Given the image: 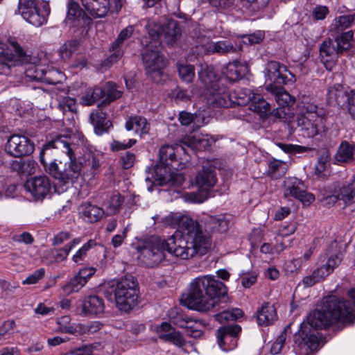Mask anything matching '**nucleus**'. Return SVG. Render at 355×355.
Listing matches in <instances>:
<instances>
[{
	"mask_svg": "<svg viewBox=\"0 0 355 355\" xmlns=\"http://www.w3.org/2000/svg\"><path fill=\"white\" fill-rule=\"evenodd\" d=\"M263 38L264 33L261 31L242 37L243 42L245 44L250 45L260 43Z\"/></svg>",
	"mask_w": 355,
	"mask_h": 355,
	"instance_id": "052dcab7",
	"label": "nucleus"
},
{
	"mask_svg": "<svg viewBox=\"0 0 355 355\" xmlns=\"http://www.w3.org/2000/svg\"><path fill=\"white\" fill-rule=\"evenodd\" d=\"M227 291L226 286L214 276H199L191 282L185 303L191 309L207 311L218 304L220 297Z\"/></svg>",
	"mask_w": 355,
	"mask_h": 355,
	"instance_id": "20e7f679",
	"label": "nucleus"
},
{
	"mask_svg": "<svg viewBox=\"0 0 355 355\" xmlns=\"http://www.w3.org/2000/svg\"><path fill=\"white\" fill-rule=\"evenodd\" d=\"M18 12L27 22L40 27L46 23L50 7L44 0H19Z\"/></svg>",
	"mask_w": 355,
	"mask_h": 355,
	"instance_id": "1a4fd4ad",
	"label": "nucleus"
},
{
	"mask_svg": "<svg viewBox=\"0 0 355 355\" xmlns=\"http://www.w3.org/2000/svg\"><path fill=\"white\" fill-rule=\"evenodd\" d=\"M26 76L31 80L44 82L49 84H55L61 76L62 73L53 69H49L42 64L31 65L26 69Z\"/></svg>",
	"mask_w": 355,
	"mask_h": 355,
	"instance_id": "aec40b11",
	"label": "nucleus"
},
{
	"mask_svg": "<svg viewBox=\"0 0 355 355\" xmlns=\"http://www.w3.org/2000/svg\"><path fill=\"white\" fill-rule=\"evenodd\" d=\"M204 324L198 320L191 318L185 329L186 334L193 338L201 337L203 334Z\"/></svg>",
	"mask_w": 355,
	"mask_h": 355,
	"instance_id": "a18cd8bd",
	"label": "nucleus"
},
{
	"mask_svg": "<svg viewBox=\"0 0 355 355\" xmlns=\"http://www.w3.org/2000/svg\"><path fill=\"white\" fill-rule=\"evenodd\" d=\"M355 22V13L349 15H343L335 19L332 26L338 29V31H343L351 26Z\"/></svg>",
	"mask_w": 355,
	"mask_h": 355,
	"instance_id": "603ef678",
	"label": "nucleus"
},
{
	"mask_svg": "<svg viewBox=\"0 0 355 355\" xmlns=\"http://www.w3.org/2000/svg\"><path fill=\"white\" fill-rule=\"evenodd\" d=\"M139 259L148 267H155L165 260L166 241L158 236L149 239L144 245L139 247Z\"/></svg>",
	"mask_w": 355,
	"mask_h": 355,
	"instance_id": "9d476101",
	"label": "nucleus"
},
{
	"mask_svg": "<svg viewBox=\"0 0 355 355\" xmlns=\"http://www.w3.org/2000/svg\"><path fill=\"white\" fill-rule=\"evenodd\" d=\"M239 104H244L250 102V109L259 114L261 117L267 116L270 110V104L261 94H256L248 89L237 94Z\"/></svg>",
	"mask_w": 355,
	"mask_h": 355,
	"instance_id": "a211bd4d",
	"label": "nucleus"
},
{
	"mask_svg": "<svg viewBox=\"0 0 355 355\" xmlns=\"http://www.w3.org/2000/svg\"><path fill=\"white\" fill-rule=\"evenodd\" d=\"M204 51L207 53H227L235 52L237 46H234L228 40H222L216 42H208L202 45Z\"/></svg>",
	"mask_w": 355,
	"mask_h": 355,
	"instance_id": "7c9ffc66",
	"label": "nucleus"
},
{
	"mask_svg": "<svg viewBox=\"0 0 355 355\" xmlns=\"http://www.w3.org/2000/svg\"><path fill=\"white\" fill-rule=\"evenodd\" d=\"M247 67L239 62L234 61L227 64L223 71V73L226 78L230 81H237L240 80L245 73Z\"/></svg>",
	"mask_w": 355,
	"mask_h": 355,
	"instance_id": "c9c22d12",
	"label": "nucleus"
},
{
	"mask_svg": "<svg viewBox=\"0 0 355 355\" xmlns=\"http://www.w3.org/2000/svg\"><path fill=\"white\" fill-rule=\"evenodd\" d=\"M58 107L64 114H66L67 112L73 114L77 109L76 101L73 97L60 96L58 97Z\"/></svg>",
	"mask_w": 355,
	"mask_h": 355,
	"instance_id": "79ce46f5",
	"label": "nucleus"
},
{
	"mask_svg": "<svg viewBox=\"0 0 355 355\" xmlns=\"http://www.w3.org/2000/svg\"><path fill=\"white\" fill-rule=\"evenodd\" d=\"M45 269L40 268L35 270L33 273L29 275L25 279L22 281L23 284L32 285L35 284L40 282L45 275Z\"/></svg>",
	"mask_w": 355,
	"mask_h": 355,
	"instance_id": "13d9d810",
	"label": "nucleus"
},
{
	"mask_svg": "<svg viewBox=\"0 0 355 355\" xmlns=\"http://www.w3.org/2000/svg\"><path fill=\"white\" fill-rule=\"evenodd\" d=\"M6 150L15 157H21L29 155L33 152L34 144L24 135H12L7 141Z\"/></svg>",
	"mask_w": 355,
	"mask_h": 355,
	"instance_id": "dca6fc26",
	"label": "nucleus"
},
{
	"mask_svg": "<svg viewBox=\"0 0 355 355\" xmlns=\"http://www.w3.org/2000/svg\"><path fill=\"white\" fill-rule=\"evenodd\" d=\"M94 240L90 239L84 243L72 257V261L76 263H80L86 258L87 252L96 245Z\"/></svg>",
	"mask_w": 355,
	"mask_h": 355,
	"instance_id": "49530a36",
	"label": "nucleus"
},
{
	"mask_svg": "<svg viewBox=\"0 0 355 355\" xmlns=\"http://www.w3.org/2000/svg\"><path fill=\"white\" fill-rule=\"evenodd\" d=\"M71 319L69 315H63L58 318L56 320L58 329L55 331L62 334H78V329L80 327V323H71Z\"/></svg>",
	"mask_w": 355,
	"mask_h": 355,
	"instance_id": "4c0bfd02",
	"label": "nucleus"
},
{
	"mask_svg": "<svg viewBox=\"0 0 355 355\" xmlns=\"http://www.w3.org/2000/svg\"><path fill=\"white\" fill-rule=\"evenodd\" d=\"M353 300L352 306L347 300H340L335 297L326 298L320 309L311 313L307 323L301 326L295 336V352L297 355H310L319 345V337L314 329H325L338 322H345L355 316V288L349 292Z\"/></svg>",
	"mask_w": 355,
	"mask_h": 355,
	"instance_id": "f257e3e1",
	"label": "nucleus"
},
{
	"mask_svg": "<svg viewBox=\"0 0 355 355\" xmlns=\"http://www.w3.org/2000/svg\"><path fill=\"white\" fill-rule=\"evenodd\" d=\"M81 238L76 237L71 239L63 247H54L49 252L46 259L50 263H59L67 259L71 250L81 243Z\"/></svg>",
	"mask_w": 355,
	"mask_h": 355,
	"instance_id": "393cba45",
	"label": "nucleus"
},
{
	"mask_svg": "<svg viewBox=\"0 0 355 355\" xmlns=\"http://www.w3.org/2000/svg\"><path fill=\"white\" fill-rule=\"evenodd\" d=\"M173 331L174 329H173L172 326L166 322H164L155 327V331L157 334L159 338L163 340L166 339L165 336L170 334L171 332H173Z\"/></svg>",
	"mask_w": 355,
	"mask_h": 355,
	"instance_id": "e2e57ef3",
	"label": "nucleus"
},
{
	"mask_svg": "<svg viewBox=\"0 0 355 355\" xmlns=\"http://www.w3.org/2000/svg\"><path fill=\"white\" fill-rule=\"evenodd\" d=\"M338 49H336L331 40H324L320 47V55L321 62L325 68L330 70L335 63L337 58Z\"/></svg>",
	"mask_w": 355,
	"mask_h": 355,
	"instance_id": "cd10ccee",
	"label": "nucleus"
},
{
	"mask_svg": "<svg viewBox=\"0 0 355 355\" xmlns=\"http://www.w3.org/2000/svg\"><path fill=\"white\" fill-rule=\"evenodd\" d=\"M81 165L76 160V156L73 153V157H68V160L64 162V166L62 169V173L56 172L60 177V187H55V191L58 193L67 190L69 183L74 182L80 175Z\"/></svg>",
	"mask_w": 355,
	"mask_h": 355,
	"instance_id": "6ab92c4d",
	"label": "nucleus"
},
{
	"mask_svg": "<svg viewBox=\"0 0 355 355\" xmlns=\"http://www.w3.org/2000/svg\"><path fill=\"white\" fill-rule=\"evenodd\" d=\"M266 81H269V84H287L289 82H295L294 75L290 72L286 66L278 62H269L266 68L265 72Z\"/></svg>",
	"mask_w": 355,
	"mask_h": 355,
	"instance_id": "f3484780",
	"label": "nucleus"
},
{
	"mask_svg": "<svg viewBox=\"0 0 355 355\" xmlns=\"http://www.w3.org/2000/svg\"><path fill=\"white\" fill-rule=\"evenodd\" d=\"M83 10L79 4L74 0H68L67 3V20H75L80 17Z\"/></svg>",
	"mask_w": 355,
	"mask_h": 355,
	"instance_id": "864d4df0",
	"label": "nucleus"
},
{
	"mask_svg": "<svg viewBox=\"0 0 355 355\" xmlns=\"http://www.w3.org/2000/svg\"><path fill=\"white\" fill-rule=\"evenodd\" d=\"M200 71L198 72V78L201 83L204 85L207 92L218 87L220 83L217 80L211 68L207 64H200Z\"/></svg>",
	"mask_w": 355,
	"mask_h": 355,
	"instance_id": "2f4dec72",
	"label": "nucleus"
},
{
	"mask_svg": "<svg viewBox=\"0 0 355 355\" xmlns=\"http://www.w3.org/2000/svg\"><path fill=\"white\" fill-rule=\"evenodd\" d=\"M286 340V329H284L273 341L270 348L272 354H278L282 349Z\"/></svg>",
	"mask_w": 355,
	"mask_h": 355,
	"instance_id": "5fc2aeb1",
	"label": "nucleus"
},
{
	"mask_svg": "<svg viewBox=\"0 0 355 355\" xmlns=\"http://www.w3.org/2000/svg\"><path fill=\"white\" fill-rule=\"evenodd\" d=\"M355 146L350 145L347 141H343L338 148L336 159L338 162H347L354 158Z\"/></svg>",
	"mask_w": 355,
	"mask_h": 355,
	"instance_id": "ea45409f",
	"label": "nucleus"
},
{
	"mask_svg": "<svg viewBox=\"0 0 355 355\" xmlns=\"http://www.w3.org/2000/svg\"><path fill=\"white\" fill-rule=\"evenodd\" d=\"M284 196L292 197L300 201L304 206H309L315 200V196L305 190L303 182L299 179L287 178L283 185Z\"/></svg>",
	"mask_w": 355,
	"mask_h": 355,
	"instance_id": "4468645a",
	"label": "nucleus"
},
{
	"mask_svg": "<svg viewBox=\"0 0 355 355\" xmlns=\"http://www.w3.org/2000/svg\"><path fill=\"white\" fill-rule=\"evenodd\" d=\"M103 324L99 321H93L88 324H81L78 329V334L94 333L101 329Z\"/></svg>",
	"mask_w": 355,
	"mask_h": 355,
	"instance_id": "680f3d73",
	"label": "nucleus"
},
{
	"mask_svg": "<svg viewBox=\"0 0 355 355\" xmlns=\"http://www.w3.org/2000/svg\"><path fill=\"white\" fill-rule=\"evenodd\" d=\"M277 318L276 309L273 304L264 303L257 311V322L261 326L272 324Z\"/></svg>",
	"mask_w": 355,
	"mask_h": 355,
	"instance_id": "c85d7f7f",
	"label": "nucleus"
},
{
	"mask_svg": "<svg viewBox=\"0 0 355 355\" xmlns=\"http://www.w3.org/2000/svg\"><path fill=\"white\" fill-rule=\"evenodd\" d=\"M297 123L304 135L314 137L323 130L324 119L318 114L299 115Z\"/></svg>",
	"mask_w": 355,
	"mask_h": 355,
	"instance_id": "4be33fe9",
	"label": "nucleus"
},
{
	"mask_svg": "<svg viewBox=\"0 0 355 355\" xmlns=\"http://www.w3.org/2000/svg\"><path fill=\"white\" fill-rule=\"evenodd\" d=\"M114 293L116 307L121 311H129L139 302V288L137 280L130 274L116 279Z\"/></svg>",
	"mask_w": 355,
	"mask_h": 355,
	"instance_id": "0eeeda50",
	"label": "nucleus"
},
{
	"mask_svg": "<svg viewBox=\"0 0 355 355\" xmlns=\"http://www.w3.org/2000/svg\"><path fill=\"white\" fill-rule=\"evenodd\" d=\"M214 139L208 135L194 134L186 136L182 139V144L192 150H203L214 143Z\"/></svg>",
	"mask_w": 355,
	"mask_h": 355,
	"instance_id": "bb28decb",
	"label": "nucleus"
},
{
	"mask_svg": "<svg viewBox=\"0 0 355 355\" xmlns=\"http://www.w3.org/2000/svg\"><path fill=\"white\" fill-rule=\"evenodd\" d=\"M179 121L182 125H189L191 123H193L197 128L203 125L205 123V118L200 116H193L189 112L182 111L179 114Z\"/></svg>",
	"mask_w": 355,
	"mask_h": 355,
	"instance_id": "a19ab883",
	"label": "nucleus"
},
{
	"mask_svg": "<svg viewBox=\"0 0 355 355\" xmlns=\"http://www.w3.org/2000/svg\"><path fill=\"white\" fill-rule=\"evenodd\" d=\"M266 90L275 96L277 103L282 107L289 105L295 101L294 97L290 95L282 87H277L272 84H268Z\"/></svg>",
	"mask_w": 355,
	"mask_h": 355,
	"instance_id": "e433bc0d",
	"label": "nucleus"
},
{
	"mask_svg": "<svg viewBox=\"0 0 355 355\" xmlns=\"http://www.w3.org/2000/svg\"><path fill=\"white\" fill-rule=\"evenodd\" d=\"M268 171L272 178H277L285 173L284 163L274 160L270 163Z\"/></svg>",
	"mask_w": 355,
	"mask_h": 355,
	"instance_id": "4d7b16f0",
	"label": "nucleus"
},
{
	"mask_svg": "<svg viewBox=\"0 0 355 355\" xmlns=\"http://www.w3.org/2000/svg\"><path fill=\"white\" fill-rule=\"evenodd\" d=\"M103 98H105L98 105L101 112L96 114H91V119L94 126V132L99 136L108 132L109 128L111 125L110 121L107 119L108 114L106 111H103L104 107L109 106L111 103V86L107 83L104 88L96 87L93 89H89L81 97L80 100V103L83 105L91 106Z\"/></svg>",
	"mask_w": 355,
	"mask_h": 355,
	"instance_id": "39448f33",
	"label": "nucleus"
},
{
	"mask_svg": "<svg viewBox=\"0 0 355 355\" xmlns=\"http://www.w3.org/2000/svg\"><path fill=\"white\" fill-rule=\"evenodd\" d=\"M354 33L352 31H349L342 33L340 36L337 37L336 42L338 51H343L348 50L352 45V40Z\"/></svg>",
	"mask_w": 355,
	"mask_h": 355,
	"instance_id": "09e8293b",
	"label": "nucleus"
},
{
	"mask_svg": "<svg viewBox=\"0 0 355 355\" xmlns=\"http://www.w3.org/2000/svg\"><path fill=\"white\" fill-rule=\"evenodd\" d=\"M127 130H135V134L141 136L148 134L150 130V125L147 120L141 116H130L125 122Z\"/></svg>",
	"mask_w": 355,
	"mask_h": 355,
	"instance_id": "473e14b6",
	"label": "nucleus"
},
{
	"mask_svg": "<svg viewBox=\"0 0 355 355\" xmlns=\"http://www.w3.org/2000/svg\"><path fill=\"white\" fill-rule=\"evenodd\" d=\"M25 54L24 49L15 38H0V74L8 75L18 58Z\"/></svg>",
	"mask_w": 355,
	"mask_h": 355,
	"instance_id": "9b49d317",
	"label": "nucleus"
},
{
	"mask_svg": "<svg viewBox=\"0 0 355 355\" xmlns=\"http://www.w3.org/2000/svg\"><path fill=\"white\" fill-rule=\"evenodd\" d=\"M53 185L51 180L46 175H39L26 180L24 188L35 200H43L51 195Z\"/></svg>",
	"mask_w": 355,
	"mask_h": 355,
	"instance_id": "2eb2a0df",
	"label": "nucleus"
},
{
	"mask_svg": "<svg viewBox=\"0 0 355 355\" xmlns=\"http://www.w3.org/2000/svg\"><path fill=\"white\" fill-rule=\"evenodd\" d=\"M322 261H325L320 268L313 271L312 274L306 276L302 279V284L306 287H310L315 284L321 282L326 277L333 272L334 269L339 266L341 258L338 254L328 255L325 254L320 257Z\"/></svg>",
	"mask_w": 355,
	"mask_h": 355,
	"instance_id": "f8f14e48",
	"label": "nucleus"
},
{
	"mask_svg": "<svg viewBox=\"0 0 355 355\" xmlns=\"http://www.w3.org/2000/svg\"><path fill=\"white\" fill-rule=\"evenodd\" d=\"M329 13V9L325 6H317L312 10V17L315 20L324 19Z\"/></svg>",
	"mask_w": 355,
	"mask_h": 355,
	"instance_id": "774afa93",
	"label": "nucleus"
},
{
	"mask_svg": "<svg viewBox=\"0 0 355 355\" xmlns=\"http://www.w3.org/2000/svg\"><path fill=\"white\" fill-rule=\"evenodd\" d=\"M178 71L182 80L190 83L195 76L194 68L191 64H178Z\"/></svg>",
	"mask_w": 355,
	"mask_h": 355,
	"instance_id": "3c124183",
	"label": "nucleus"
},
{
	"mask_svg": "<svg viewBox=\"0 0 355 355\" xmlns=\"http://www.w3.org/2000/svg\"><path fill=\"white\" fill-rule=\"evenodd\" d=\"M165 337H166L165 341L171 342L178 347H182L185 344V340L179 331L174 330L170 334L165 336Z\"/></svg>",
	"mask_w": 355,
	"mask_h": 355,
	"instance_id": "0e129e2a",
	"label": "nucleus"
},
{
	"mask_svg": "<svg viewBox=\"0 0 355 355\" xmlns=\"http://www.w3.org/2000/svg\"><path fill=\"white\" fill-rule=\"evenodd\" d=\"M72 234L68 231H61L55 234L51 239L53 247H58L71 239Z\"/></svg>",
	"mask_w": 355,
	"mask_h": 355,
	"instance_id": "bf43d9fd",
	"label": "nucleus"
},
{
	"mask_svg": "<svg viewBox=\"0 0 355 355\" xmlns=\"http://www.w3.org/2000/svg\"><path fill=\"white\" fill-rule=\"evenodd\" d=\"M170 318L171 321L174 324L182 329H186L187 324L191 319V318L178 313H177L175 316H173L172 313L170 314Z\"/></svg>",
	"mask_w": 355,
	"mask_h": 355,
	"instance_id": "69168bd1",
	"label": "nucleus"
},
{
	"mask_svg": "<svg viewBox=\"0 0 355 355\" xmlns=\"http://www.w3.org/2000/svg\"><path fill=\"white\" fill-rule=\"evenodd\" d=\"M104 311L103 300L96 295L86 297L83 303V313L85 315H96Z\"/></svg>",
	"mask_w": 355,
	"mask_h": 355,
	"instance_id": "c756f323",
	"label": "nucleus"
},
{
	"mask_svg": "<svg viewBox=\"0 0 355 355\" xmlns=\"http://www.w3.org/2000/svg\"><path fill=\"white\" fill-rule=\"evenodd\" d=\"M85 285V283L81 281V279L76 274L62 286V290L64 293L70 295L79 291Z\"/></svg>",
	"mask_w": 355,
	"mask_h": 355,
	"instance_id": "de8ad7c7",
	"label": "nucleus"
},
{
	"mask_svg": "<svg viewBox=\"0 0 355 355\" xmlns=\"http://www.w3.org/2000/svg\"><path fill=\"white\" fill-rule=\"evenodd\" d=\"M85 10L94 18L104 17L110 9V0H80Z\"/></svg>",
	"mask_w": 355,
	"mask_h": 355,
	"instance_id": "a878e982",
	"label": "nucleus"
},
{
	"mask_svg": "<svg viewBox=\"0 0 355 355\" xmlns=\"http://www.w3.org/2000/svg\"><path fill=\"white\" fill-rule=\"evenodd\" d=\"M185 149L182 146L176 145L175 146L165 145L159 149V162L156 166V172L160 171V175L164 178L167 173H170L172 170L178 168L176 166V155L184 152Z\"/></svg>",
	"mask_w": 355,
	"mask_h": 355,
	"instance_id": "ddd939ff",
	"label": "nucleus"
},
{
	"mask_svg": "<svg viewBox=\"0 0 355 355\" xmlns=\"http://www.w3.org/2000/svg\"><path fill=\"white\" fill-rule=\"evenodd\" d=\"M207 102L216 107H227L231 105L232 102H237L238 97L235 100L232 98L226 88L221 87L220 84L218 87H213V89L206 92Z\"/></svg>",
	"mask_w": 355,
	"mask_h": 355,
	"instance_id": "b1692460",
	"label": "nucleus"
},
{
	"mask_svg": "<svg viewBox=\"0 0 355 355\" xmlns=\"http://www.w3.org/2000/svg\"><path fill=\"white\" fill-rule=\"evenodd\" d=\"M145 27L151 40L148 42L147 37L141 40L142 44L146 46L143 53V62L146 73L154 82L159 83L164 76L162 69L166 65V61L160 53L159 40H163L167 44H173L180 33V29L177 21L173 19L168 20L166 27L161 26L153 20H149Z\"/></svg>",
	"mask_w": 355,
	"mask_h": 355,
	"instance_id": "f03ea898",
	"label": "nucleus"
},
{
	"mask_svg": "<svg viewBox=\"0 0 355 355\" xmlns=\"http://www.w3.org/2000/svg\"><path fill=\"white\" fill-rule=\"evenodd\" d=\"M278 146L283 151L288 153H304L306 152L311 151L313 150V148L307 146L294 144H284L281 143L278 144Z\"/></svg>",
	"mask_w": 355,
	"mask_h": 355,
	"instance_id": "6e6d98bb",
	"label": "nucleus"
},
{
	"mask_svg": "<svg viewBox=\"0 0 355 355\" xmlns=\"http://www.w3.org/2000/svg\"><path fill=\"white\" fill-rule=\"evenodd\" d=\"M217 181L216 168L208 163L203 165L195 178L198 191L186 193L184 196V200L193 203L203 202L208 198L209 191L216 184Z\"/></svg>",
	"mask_w": 355,
	"mask_h": 355,
	"instance_id": "6e6552de",
	"label": "nucleus"
},
{
	"mask_svg": "<svg viewBox=\"0 0 355 355\" xmlns=\"http://www.w3.org/2000/svg\"><path fill=\"white\" fill-rule=\"evenodd\" d=\"M241 330V327L236 324L219 328L216 336L220 348L225 352L234 349L237 346V335Z\"/></svg>",
	"mask_w": 355,
	"mask_h": 355,
	"instance_id": "412c9836",
	"label": "nucleus"
},
{
	"mask_svg": "<svg viewBox=\"0 0 355 355\" xmlns=\"http://www.w3.org/2000/svg\"><path fill=\"white\" fill-rule=\"evenodd\" d=\"M347 91L339 84L330 87L327 93V101L331 105H341L346 101Z\"/></svg>",
	"mask_w": 355,
	"mask_h": 355,
	"instance_id": "58836bf2",
	"label": "nucleus"
},
{
	"mask_svg": "<svg viewBox=\"0 0 355 355\" xmlns=\"http://www.w3.org/2000/svg\"><path fill=\"white\" fill-rule=\"evenodd\" d=\"M338 193L340 196V200H342L345 205L355 202V187H354L352 182L341 187Z\"/></svg>",
	"mask_w": 355,
	"mask_h": 355,
	"instance_id": "37998d69",
	"label": "nucleus"
},
{
	"mask_svg": "<svg viewBox=\"0 0 355 355\" xmlns=\"http://www.w3.org/2000/svg\"><path fill=\"white\" fill-rule=\"evenodd\" d=\"M70 139L63 136L58 135L52 140L45 144L40 153V161L43 166L46 172L49 173L60 182V177L56 172L62 173V169L64 166V162L60 161L57 162L56 159H53L51 157V150L53 148L60 149L66 153L68 157H73V150H75V144H71Z\"/></svg>",
	"mask_w": 355,
	"mask_h": 355,
	"instance_id": "423d86ee",
	"label": "nucleus"
},
{
	"mask_svg": "<svg viewBox=\"0 0 355 355\" xmlns=\"http://www.w3.org/2000/svg\"><path fill=\"white\" fill-rule=\"evenodd\" d=\"M155 223H162L166 226L172 227H177V230L175 232H184V227L191 226V223L193 226H198L200 224L198 220H194L189 216L182 215L180 213H170L165 217L159 218V216L153 217Z\"/></svg>",
	"mask_w": 355,
	"mask_h": 355,
	"instance_id": "5701e85b",
	"label": "nucleus"
},
{
	"mask_svg": "<svg viewBox=\"0 0 355 355\" xmlns=\"http://www.w3.org/2000/svg\"><path fill=\"white\" fill-rule=\"evenodd\" d=\"M166 241L167 252L182 260L202 256L211 248L210 236L203 232L201 225L193 226L192 223L184 227V232H175Z\"/></svg>",
	"mask_w": 355,
	"mask_h": 355,
	"instance_id": "7ed1b4c3",
	"label": "nucleus"
},
{
	"mask_svg": "<svg viewBox=\"0 0 355 355\" xmlns=\"http://www.w3.org/2000/svg\"><path fill=\"white\" fill-rule=\"evenodd\" d=\"M227 228L228 224L227 220L222 218L209 216L205 222V227L202 228V231L211 236V233H223L227 231ZM210 239H211V237Z\"/></svg>",
	"mask_w": 355,
	"mask_h": 355,
	"instance_id": "72a5a7b5",
	"label": "nucleus"
},
{
	"mask_svg": "<svg viewBox=\"0 0 355 355\" xmlns=\"http://www.w3.org/2000/svg\"><path fill=\"white\" fill-rule=\"evenodd\" d=\"M12 239L15 242L24 243L26 245H31L35 241L33 236L29 232H24L19 234H15L12 237Z\"/></svg>",
	"mask_w": 355,
	"mask_h": 355,
	"instance_id": "338daca9",
	"label": "nucleus"
},
{
	"mask_svg": "<svg viewBox=\"0 0 355 355\" xmlns=\"http://www.w3.org/2000/svg\"><path fill=\"white\" fill-rule=\"evenodd\" d=\"M79 211L82 218L90 223L98 221L103 215L102 209L89 202L82 204Z\"/></svg>",
	"mask_w": 355,
	"mask_h": 355,
	"instance_id": "f704fd0d",
	"label": "nucleus"
},
{
	"mask_svg": "<svg viewBox=\"0 0 355 355\" xmlns=\"http://www.w3.org/2000/svg\"><path fill=\"white\" fill-rule=\"evenodd\" d=\"M243 315V311L240 309H233L231 311H224L215 315L216 320L223 323L229 320H236Z\"/></svg>",
	"mask_w": 355,
	"mask_h": 355,
	"instance_id": "8fccbe9b",
	"label": "nucleus"
},
{
	"mask_svg": "<svg viewBox=\"0 0 355 355\" xmlns=\"http://www.w3.org/2000/svg\"><path fill=\"white\" fill-rule=\"evenodd\" d=\"M78 42L76 40H71L64 43L59 49V55L62 60H67L77 50Z\"/></svg>",
	"mask_w": 355,
	"mask_h": 355,
	"instance_id": "c03bdc74",
	"label": "nucleus"
}]
</instances>
